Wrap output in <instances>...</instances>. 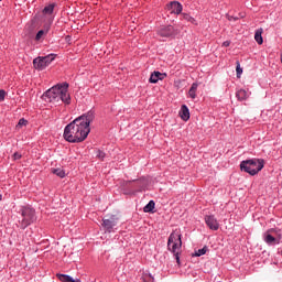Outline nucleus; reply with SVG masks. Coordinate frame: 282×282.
Instances as JSON below:
<instances>
[{
    "label": "nucleus",
    "instance_id": "f257e3e1",
    "mask_svg": "<svg viewBox=\"0 0 282 282\" xmlns=\"http://www.w3.org/2000/svg\"><path fill=\"white\" fill-rule=\"evenodd\" d=\"M94 112L88 111L68 123L64 129V139L66 142L77 143L87 140V137L91 131L89 124L94 122Z\"/></svg>",
    "mask_w": 282,
    "mask_h": 282
},
{
    "label": "nucleus",
    "instance_id": "f03ea898",
    "mask_svg": "<svg viewBox=\"0 0 282 282\" xmlns=\"http://www.w3.org/2000/svg\"><path fill=\"white\" fill-rule=\"evenodd\" d=\"M43 100L46 102H64V105H70L72 96L69 95V84L62 83L53 86L46 90L43 96Z\"/></svg>",
    "mask_w": 282,
    "mask_h": 282
},
{
    "label": "nucleus",
    "instance_id": "7ed1b4c3",
    "mask_svg": "<svg viewBox=\"0 0 282 282\" xmlns=\"http://www.w3.org/2000/svg\"><path fill=\"white\" fill-rule=\"evenodd\" d=\"M167 249L174 253L176 263H180V253L182 252V234L180 231L175 230L170 235Z\"/></svg>",
    "mask_w": 282,
    "mask_h": 282
},
{
    "label": "nucleus",
    "instance_id": "20e7f679",
    "mask_svg": "<svg viewBox=\"0 0 282 282\" xmlns=\"http://www.w3.org/2000/svg\"><path fill=\"white\" fill-rule=\"evenodd\" d=\"M20 213L19 226L22 230H25L28 226H32V224L36 221V210H34V208L30 206L22 207Z\"/></svg>",
    "mask_w": 282,
    "mask_h": 282
},
{
    "label": "nucleus",
    "instance_id": "39448f33",
    "mask_svg": "<svg viewBox=\"0 0 282 282\" xmlns=\"http://www.w3.org/2000/svg\"><path fill=\"white\" fill-rule=\"evenodd\" d=\"M263 169V160L261 159H251L246 160L240 163V171L249 173V175H257L259 171Z\"/></svg>",
    "mask_w": 282,
    "mask_h": 282
},
{
    "label": "nucleus",
    "instance_id": "423d86ee",
    "mask_svg": "<svg viewBox=\"0 0 282 282\" xmlns=\"http://www.w3.org/2000/svg\"><path fill=\"white\" fill-rule=\"evenodd\" d=\"M282 234L281 229L271 228L263 234V241L268 246H278L281 243Z\"/></svg>",
    "mask_w": 282,
    "mask_h": 282
},
{
    "label": "nucleus",
    "instance_id": "0eeeda50",
    "mask_svg": "<svg viewBox=\"0 0 282 282\" xmlns=\"http://www.w3.org/2000/svg\"><path fill=\"white\" fill-rule=\"evenodd\" d=\"M101 226L105 232H113L118 226V217L110 216L109 218H104Z\"/></svg>",
    "mask_w": 282,
    "mask_h": 282
},
{
    "label": "nucleus",
    "instance_id": "6e6552de",
    "mask_svg": "<svg viewBox=\"0 0 282 282\" xmlns=\"http://www.w3.org/2000/svg\"><path fill=\"white\" fill-rule=\"evenodd\" d=\"M161 39H175L177 36V31L173 25L163 26L158 31Z\"/></svg>",
    "mask_w": 282,
    "mask_h": 282
},
{
    "label": "nucleus",
    "instance_id": "1a4fd4ad",
    "mask_svg": "<svg viewBox=\"0 0 282 282\" xmlns=\"http://www.w3.org/2000/svg\"><path fill=\"white\" fill-rule=\"evenodd\" d=\"M205 224L209 230H219V221L213 215L205 216Z\"/></svg>",
    "mask_w": 282,
    "mask_h": 282
},
{
    "label": "nucleus",
    "instance_id": "9d476101",
    "mask_svg": "<svg viewBox=\"0 0 282 282\" xmlns=\"http://www.w3.org/2000/svg\"><path fill=\"white\" fill-rule=\"evenodd\" d=\"M167 10L171 12V14H182L183 7L182 3L177 1H172L167 6Z\"/></svg>",
    "mask_w": 282,
    "mask_h": 282
},
{
    "label": "nucleus",
    "instance_id": "9b49d317",
    "mask_svg": "<svg viewBox=\"0 0 282 282\" xmlns=\"http://www.w3.org/2000/svg\"><path fill=\"white\" fill-rule=\"evenodd\" d=\"M165 78H166V73H161L155 70L151 74L149 82L152 84H155L159 80H164Z\"/></svg>",
    "mask_w": 282,
    "mask_h": 282
},
{
    "label": "nucleus",
    "instance_id": "f8f14e48",
    "mask_svg": "<svg viewBox=\"0 0 282 282\" xmlns=\"http://www.w3.org/2000/svg\"><path fill=\"white\" fill-rule=\"evenodd\" d=\"M33 66L35 69H39L40 72H43V69L47 67L45 64V59H43V57H37L33 59Z\"/></svg>",
    "mask_w": 282,
    "mask_h": 282
},
{
    "label": "nucleus",
    "instance_id": "ddd939ff",
    "mask_svg": "<svg viewBox=\"0 0 282 282\" xmlns=\"http://www.w3.org/2000/svg\"><path fill=\"white\" fill-rule=\"evenodd\" d=\"M56 8V3H51L48 6H46L43 10H42V14H44V17H52V14H54V9Z\"/></svg>",
    "mask_w": 282,
    "mask_h": 282
},
{
    "label": "nucleus",
    "instance_id": "4468645a",
    "mask_svg": "<svg viewBox=\"0 0 282 282\" xmlns=\"http://www.w3.org/2000/svg\"><path fill=\"white\" fill-rule=\"evenodd\" d=\"M180 116H181L182 120H184L185 122H186V120H189L191 112L188 110V107H186V105L182 106Z\"/></svg>",
    "mask_w": 282,
    "mask_h": 282
},
{
    "label": "nucleus",
    "instance_id": "2eb2a0df",
    "mask_svg": "<svg viewBox=\"0 0 282 282\" xmlns=\"http://www.w3.org/2000/svg\"><path fill=\"white\" fill-rule=\"evenodd\" d=\"M57 279H59L62 282H80V279H75L72 278L70 275L67 274H57Z\"/></svg>",
    "mask_w": 282,
    "mask_h": 282
},
{
    "label": "nucleus",
    "instance_id": "dca6fc26",
    "mask_svg": "<svg viewBox=\"0 0 282 282\" xmlns=\"http://www.w3.org/2000/svg\"><path fill=\"white\" fill-rule=\"evenodd\" d=\"M263 29H258L254 33V40L258 43V45H263Z\"/></svg>",
    "mask_w": 282,
    "mask_h": 282
},
{
    "label": "nucleus",
    "instance_id": "f3484780",
    "mask_svg": "<svg viewBox=\"0 0 282 282\" xmlns=\"http://www.w3.org/2000/svg\"><path fill=\"white\" fill-rule=\"evenodd\" d=\"M197 83L192 84L189 90H188V96L189 98H192L193 100H195V98H197Z\"/></svg>",
    "mask_w": 282,
    "mask_h": 282
},
{
    "label": "nucleus",
    "instance_id": "a211bd4d",
    "mask_svg": "<svg viewBox=\"0 0 282 282\" xmlns=\"http://www.w3.org/2000/svg\"><path fill=\"white\" fill-rule=\"evenodd\" d=\"M250 96L246 89H240L236 93V97L238 100H247V98Z\"/></svg>",
    "mask_w": 282,
    "mask_h": 282
},
{
    "label": "nucleus",
    "instance_id": "6ab92c4d",
    "mask_svg": "<svg viewBox=\"0 0 282 282\" xmlns=\"http://www.w3.org/2000/svg\"><path fill=\"white\" fill-rule=\"evenodd\" d=\"M153 208H155V202L150 200L143 208L144 213H153Z\"/></svg>",
    "mask_w": 282,
    "mask_h": 282
},
{
    "label": "nucleus",
    "instance_id": "aec40b11",
    "mask_svg": "<svg viewBox=\"0 0 282 282\" xmlns=\"http://www.w3.org/2000/svg\"><path fill=\"white\" fill-rule=\"evenodd\" d=\"M181 17H182V19H183L184 21H188V23H193V24L196 23L195 18L191 17V14L182 13Z\"/></svg>",
    "mask_w": 282,
    "mask_h": 282
},
{
    "label": "nucleus",
    "instance_id": "412c9836",
    "mask_svg": "<svg viewBox=\"0 0 282 282\" xmlns=\"http://www.w3.org/2000/svg\"><path fill=\"white\" fill-rule=\"evenodd\" d=\"M52 173L57 177H65V171L63 169H53Z\"/></svg>",
    "mask_w": 282,
    "mask_h": 282
},
{
    "label": "nucleus",
    "instance_id": "4be33fe9",
    "mask_svg": "<svg viewBox=\"0 0 282 282\" xmlns=\"http://www.w3.org/2000/svg\"><path fill=\"white\" fill-rule=\"evenodd\" d=\"M42 58L44 59V63L46 64V66H48L52 63V61H54L55 55L54 54H50V55H46V56H44Z\"/></svg>",
    "mask_w": 282,
    "mask_h": 282
},
{
    "label": "nucleus",
    "instance_id": "5701e85b",
    "mask_svg": "<svg viewBox=\"0 0 282 282\" xmlns=\"http://www.w3.org/2000/svg\"><path fill=\"white\" fill-rule=\"evenodd\" d=\"M45 34H47V31L45 30H40L36 35H35V41H41L43 39V36H45Z\"/></svg>",
    "mask_w": 282,
    "mask_h": 282
},
{
    "label": "nucleus",
    "instance_id": "b1692460",
    "mask_svg": "<svg viewBox=\"0 0 282 282\" xmlns=\"http://www.w3.org/2000/svg\"><path fill=\"white\" fill-rule=\"evenodd\" d=\"M206 252H208V247H204L202 249H198L196 252H195V257H203V254H206Z\"/></svg>",
    "mask_w": 282,
    "mask_h": 282
},
{
    "label": "nucleus",
    "instance_id": "393cba45",
    "mask_svg": "<svg viewBox=\"0 0 282 282\" xmlns=\"http://www.w3.org/2000/svg\"><path fill=\"white\" fill-rule=\"evenodd\" d=\"M236 72H237L238 78H239V76H240L241 74H243V69L241 68V65L239 64V62H237Z\"/></svg>",
    "mask_w": 282,
    "mask_h": 282
},
{
    "label": "nucleus",
    "instance_id": "a878e982",
    "mask_svg": "<svg viewBox=\"0 0 282 282\" xmlns=\"http://www.w3.org/2000/svg\"><path fill=\"white\" fill-rule=\"evenodd\" d=\"M6 96H8V93H6L3 89H0V102L6 100Z\"/></svg>",
    "mask_w": 282,
    "mask_h": 282
},
{
    "label": "nucleus",
    "instance_id": "bb28decb",
    "mask_svg": "<svg viewBox=\"0 0 282 282\" xmlns=\"http://www.w3.org/2000/svg\"><path fill=\"white\" fill-rule=\"evenodd\" d=\"M97 158H98L99 160H105V158H106L105 152L98 150V151H97Z\"/></svg>",
    "mask_w": 282,
    "mask_h": 282
},
{
    "label": "nucleus",
    "instance_id": "cd10ccee",
    "mask_svg": "<svg viewBox=\"0 0 282 282\" xmlns=\"http://www.w3.org/2000/svg\"><path fill=\"white\" fill-rule=\"evenodd\" d=\"M25 124H28V120L20 119L17 127H25Z\"/></svg>",
    "mask_w": 282,
    "mask_h": 282
},
{
    "label": "nucleus",
    "instance_id": "c85d7f7f",
    "mask_svg": "<svg viewBox=\"0 0 282 282\" xmlns=\"http://www.w3.org/2000/svg\"><path fill=\"white\" fill-rule=\"evenodd\" d=\"M12 158H13V160H21L22 155L19 152H14Z\"/></svg>",
    "mask_w": 282,
    "mask_h": 282
},
{
    "label": "nucleus",
    "instance_id": "c756f323",
    "mask_svg": "<svg viewBox=\"0 0 282 282\" xmlns=\"http://www.w3.org/2000/svg\"><path fill=\"white\" fill-rule=\"evenodd\" d=\"M223 45H224V47H230V42L225 41V42L223 43Z\"/></svg>",
    "mask_w": 282,
    "mask_h": 282
}]
</instances>
